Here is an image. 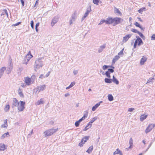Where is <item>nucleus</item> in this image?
I'll return each mask as SVG.
<instances>
[{
	"mask_svg": "<svg viewBox=\"0 0 155 155\" xmlns=\"http://www.w3.org/2000/svg\"><path fill=\"white\" fill-rule=\"evenodd\" d=\"M43 58H39L36 61L34 66L35 70L37 71L40 67H42L43 65V61L42 60Z\"/></svg>",
	"mask_w": 155,
	"mask_h": 155,
	"instance_id": "obj_1",
	"label": "nucleus"
},
{
	"mask_svg": "<svg viewBox=\"0 0 155 155\" xmlns=\"http://www.w3.org/2000/svg\"><path fill=\"white\" fill-rule=\"evenodd\" d=\"M58 128L56 129L53 128H51L45 131L43 133V134L44 135L45 137H49L52 135L56 132L58 130Z\"/></svg>",
	"mask_w": 155,
	"mask_h": 155,
	"instance_id": "obj_2",
	"label": "nucleus"
},
{
	"mask_svg": "<svg viewBox=\"0 0 155 155\" xmlns=\"http://www.w3.org/2000/svg\"><path fill=\"white\" fill-rule=\"evenodd\" d=\"M46 88V86L45 85H42L39 86H38L35 88L36 90V93H38L39 92L41 91H43Z\"/></svg>",
	"mask_w": 155,
	"mask_h": 155,
	"instance_id": "obj_3",
	"label": "nucleus"
},
{
	"mask_svg": "<svg viewBox=\"0 0 155 155\" xmlns=\"http://www.w3.org/2000/svg\"><path fill=\"white\" fill-rule=\"evenodd\" d=\"M114 23L113 25L115 26L118 24L120 23L123 21V19L119 18H114Z\"/></svg>",
	"mask_w": 155,
	"mask_h": 155,
	"instance_id": "obj_4",
	"label": "nucleus"
},
{
	"mask_svg": "<svg viewBox=\"0 0 155 155\" xmlns=\"http://www.w3.org/2000/svg\"><path fill=\"white\" fill-rule=\"evenodd\" d=\"M25 102L23 101H20V105L18 106V110L20 111H22L25 108Z\"/></svg>",
	"mask_w": 155,
	"mask_h": 155,
	"instance_id": "obj_5",
	"label": "nucleus"
},
{
	"mask_svg": "<svg viewBox=\"0 0 155 155\" xmlns=\"http://www.w3.org/2000/svg\"><path fill=\"white\" fill-rule=\"evenodd\" d=\"M155 126V124H151L149 125L146 128L145 130V133L147 134L150 132L153 128Z\"/></svg>",
	"mask_w": 155,
	"mask_h": 155,
	"instance_id": "obj_6",
	"label": "nucleus"
},
{
	"mask_svg": "<svg viewBox=\"0 0 155 155\" xmlns=\"http://www.w3.org/2000/svg\"><path fill=\"white\" fill-rule=\"evenodd\" d=\"M58 21V18L57 16H54L52 19L51 23V25L52 27Z\"/></svg>",
	"mask_w": 155,
	"mask_h": 155,
	"instance_id": "obj_7",
	"label": "nucleus"
},
{
	"mask_svg": "<svg viewBox=\"0 0 155 155\" xmlns=\"http://www.w3.org/2000/svg\"><path fill=\"white\" fill-rule=\"evenodd\" d=\"M33 57L32 55H27L24 61H25L24 62V63L25 64H27L29 60Z\"/></svg>",
	"mask_w": 155,
	"mask_h": 155,
	"instance_id": "obj_8",
	"label": "nucleus"
},
{
	"mask_svg": "<svg viewBox=\"0 0 155 155\" xmlns=\"http://www.w3.org/2000/svg\"><path fill=\"white\" fill-rule=\"evenodd\" d=\"M106 24H110L114 23V18H107L106 20Z\"/></svg>",
	"mask_w": 155,
	"mask_h": 155,
	"instance_id": "obj_9",
	"label": "nucleus"
},
{
	"mask_svg": "<svg viewBox=\"0 0 155 155\" xmlns=\"http://www.w3.org/2000/svg\"><path fill=\"white\" fill-rule=\"evenodd\" d=\"M19 103L18 100L16 98H14L13 99V102L12 107V108L15 107L17 106V105H18Z\"/></svg>",
	"mask_w": 155,
	"mask_h": 155,
	"instance_id": "obj_10",
	"label": "nucleus"
},
{
	"mask_svg": "<svg viewBox=\"0 0 155 155\" xmlns=\"http://www.w3.org/2000/svg\"><path fill=\"white\" fill-rule=\"evenodd\" d=\"M133 140L132 138H130V139L129 142L130 146L126 148V149L127 150H128L129 149H131L133 146Z\"/></svg>",
	"mask_w": 155,
	"mask_h": 155,
	"instance_id": "obj_11",
	"label": "nucleus"
},
{
	"mask_svg": "<svg viewBox=\"0 0 155 155\" xmlns=\"http://www.w3.org/2000/svg\"><path fill=\"white\" fill-rule=\"evenodd\" d=\"M131 36L130 34L126 35L123 37V41L124 42H126Z\"/></svg>",
	"mask_w": 155,
	"mask_h": 155,
	"instance_id": "obj_12",
	"label": "nucleus"
},
{
	"mask_svg": "<svg viewBox=\"0 0 155 155\" xmlns=\"http://www.w3.org/2000/svg\"><path fill=\"white\" fill-rule=\"evenodd\" d=\"M136 38H137L136 40L137 41V43L138 42L137 44L138 45L140 46L141 45L143 44L142 40L138 36H136Z\"/></svg>",
	"mask_w": 155,
	"mask_h": 155,
	"instance_id": "obj_13",
	"label": "nucleus"
},
{
	"mask_svg": "<svg viewBox=\"0 0 155 155\" xmlns=\"http://www.w3.org/2000/svg\"><path fill=\"white\" fill-rule=\"evenodd\" d=\"M31 79L28 77H26L25 79V82L28 85L31 84Z\"/></svg>",
	"mask_w": 155,
	"mask_h": 155,
	"instance_id": "obj_14",
	"label": "nucleus"
},
{
	"mask_svg": "<svg viewBox=\"0 0 155 155\" xmlns=\"http://www.w3.org/2000/svg\"><path fill=\"white\" fill-rule=\"evenodd\" d=\"M147 58L144 57V56H143V58H142L140 60V65H143L144 63L147 61Z\"/></svg>",
	"mask_w": 155,
	"mask_h": 155,
	"instance_id": "obj_15",
	"label": "nucleus"
},
{
	"mask_svg": "<svg viewBox=\"0 0 155 155\" xmlns=\"http://www.w3.org/2000/svg\"><path fill=\"white\" fill-rule=\"evenodd\" d=\"M120 58V56L117 55L116 56H115L114 58H113L112 61V64H114L115 62L117 61L119 58Z\"/></svg>",
	"mask_w": 155,
	"mask_h": 155,
	"instance_id": "obj_16",
	"label": "nucleus"
},
{
	"mask_svg": "<svg viewBox=\"0 0 155 155\" xmlns=\"http://www.w3.org/2000/svg\"><path fill=\"white\" fill-rule=\"evenodd\" d=\"M119 154L120 155H122V153L121 150H120L119 149L117 148L116 150V151H115L114 153V155L116 154Z\"/></svg>",
	"mask_w": 155,
	"mask_h": 155,
	"instance_id": "obj_17",
	"label": "nucleus"
},
{
	"mask_svg": "<svg viewBox=\"0 0 155 155\" xmlns=\"http://www.w3.org/2000/svg\"><path fill=\"white\" fill-rule=\"evenodd\" d=\"M147 115L143 114L141 115L140 117V120L141 121H143L147 117Z\"/></svg>",
	"mask_w": 155,
	"mask_h": 155,
	"instance_id": "obj_18",
	"label": "nucleus"
},
{
	"mask_svg": "<svg viewBox=\"0 0 155 155\" xmlns=\"http://www.w3.org/2000/svg\"><path fill=\"white\" fill-rule=\"evenodd\" d=\"M105 44H104L103 45L100 46V48L98 49V52L99 53H100L102 51L103 49L105 48Z\"/></svg>",
	"mask_w": 155,
	"mask_h": 155,
	"instance_id": "obj_19",
	"label": "nucleus"
},
{
	"mask_svg": "<svg viewBox=\"0 0 155 155\" xmlns=\"http://www.w3.org/2000/svg\"><path fill=\"white\" fill-rule=\"evenodd\" d=\"M91 8H87V11L85 12L84 15L85 17H86L88 15L89 13L91 11Z\"/></svg>",
	"mask_w": 155,
	"mask_h": 155,
	"instance_id": "obj_20",
	"label": "nucleus"
},
{
	"mask_svg": "<svg viewBox=\"0 0 155 155\" xmlns=\"http://www.w3.org/2000/svg\"><path fill=\"white\" fill-rule=\"evenodd\" d=\"M5 145L3 144H0V151H3L5 149Z\"/></svg>",
	"mask_w": 155,
	"mask_h": 155,
	"instance_id": "obj_21",
	"label": "nucleus"
},
{
	"mask_svg": "<svg viewBox=\"0 0 155 155\" xmlns=\"http://www.w3.org/2000/svg\"><path fill=\"white\" fill-rule=\"evenodd\" d=\"M134 25L137 27H138L140 28L141 30H144L145 28H142V26L139 24L138 22H136L134 23Z\"/></svg>",
	"mask_w": 155,
	"mask_h": 155,
	"instance_id": "obj_22",
	"label": "nucleus"
},
{
	"mask_svg": "<svg viewBox=\"0 0 155 155\" xmlns=\"http://www.w3.org/2000/svg\"><path fill=\"white\" fill-rule=\"evenodd\" d=\"M112 81L115 83L116 84H118L119 82L118 80L113 75V77Z\"/></svg>",
	"mask_w": 155,
	"mask_h": 155,
	"instance_id": "obj_23",
	"label": "nucleus"
},
{
	"mask_svg": "<svg viewBox=\"0 0 155 155\" xmlns=\"http://www.w3.org/2000/svg\"><path fill=\"white\" fill-rule=\"evenodd\" d=\"M93 146H91L89 147L87 150L86 152L89 154L91 153L92 152V151L93 150Z\"/></svg>",
	"mask_w": 155,
	"mask_h": 155,
	"instance_id": "obj_24",
	"label": "nucleus"
},
{
	"mask_svg": "<svg viewBox=\"0 0 155 155\" xmlns=\"http://www.w3.org/2000/svg\"><path fill=\"white\" fill-rule=\"evenodd\" d=\"M104 81L106 83H111L112 82V79H111L105 78L104 79Z\"/></svg>",
	"mask_w": 155,
	"mask_h": 155,
	"instance_id": "obj_25",
	"label": "nucleus"
},
{
	"mask_svg": "<svg viewBox=\"0 0 155 155\" xmlns=\"http://www.w3.org/2000/svg\"><path fill=\"white\" fill-rule=\"evenodd\" d=\"M6 68L5 67H3L0 69V74L2 75L4 71L5 70Z\"/></svg>",
	"mask_w": 155,
	"mask_h": 155,
	"instance_id": "obj_26",
	"label": "nucleus"
},
{
	"mask_svg": "<svg viewBox=\"0 0 155 155\" xmlns=\"http://www.w3.org/2000/svg\"><path fill=\"white\" fill-rule=\"evenodd\" d=\"M114 68V67L112 66H108L107 65H104L103 66V69L104 70H105L107 68Z\"/></svg>",
	"mask_w": 155,
	"mask_h": 155,
	"instance_id": "obj_27",
	"label": "nucleus"
},
{
	"mask_svg": "<svg viewBox=\"0 0 155 155\" xmlns=\"http://www.w3.org/2000/svg\"><path fill=\"white\" fill-rule=\"evenodd\" d=\"M108 99L109 101H112L114 100V97L111 94H109L108 95Z\"/></svg>",
	"mask_w": 155,
	"mask_h": 155,
	"instance_id": "obj_28",
	"label": "nucleus"
},
{
	"mask_svg": "<svg viewBox=\"0 0 155 155\" xmlns=\"http://www.w3.org/2000/svg\"><path fill=\"white\" fill-rule=\"evenodd\" d=\"M99 106V104H96L94 106H93L92 108L93 111H95L96 109Z\"/></svg>",
	"mask_w": 155,
	"mask_h": 155,
	"instance_id": "obj_29",
	"label": "nucleus"
},
{
	"mask_svg": "<svg viewBox=\"0 0 155 155\" xmlns=\"http://www.w3.org/2000/svg\"><path fill=\"white\" fill-rule=\"evenodd\" d=\"M90 137L89 136H85L81 140L84 142V143L86 142L87 140H88L89 138Z\"/></svg>",
	"mask_w": 155,
	"mask_h": 155,
	"instance_id": "obj_30",
	"label": "nucleus"
},
{
	"mask_svg": "<svg viewBox=\"0 0 155 155\" xmlns=\"http://www.w3.org/2000/svg\"><path fill=\"white\" fill-rule=\"evenodd\" d=\"M124 50V48H123V49H122L118 53V55L122 57L124 55V54L123 53V51Z\"/></svg>",
	"mask_w": 155,
	"mask_h": 155,
	"instance_id": "obj_31",
	"label": "nucleus"
},
{
	"mask_svg": "<svg viewBox=\"0 0 155 155\" xmlns=\"http://www.w3.org/2000/svg\"><path fill=\"white\" fill-rule=\"evenodd\" d=\"M10 106L9 104L6 105L4 108L5 111L6 112L9 110Z\"/></svg>",
	"mask_w": 155,
	"mask_h": 155,
	"instance_id": "obj_32",
	"label": "nucleus"
},
{
	"mask_svg": "<svg viewBox=\"0 0 155 155\" xmlns=\"http://www.w3.org/2000/svg\"><path fill=\"white\" fill-rule=\"evenodd\" d=\"M44 103V101L42 100V99H41L40 100H39L37 101V103H36V104L37 105H39L43 104Z\"/></svg>",
	"mask_w": 155,
	"mask_h": 155,
	"instance_id": "obj_33",
	"label": "nucleus"
},
{
	"mask_svg": "<svg viewBox=\"0 0 155 155\" xmlns=\"http://www.w3.org/2000/svg\"><path fill=\"white\" fill-rule=\"evenodd\" d=\"M76 12H74L73 14H72L71 16V19H73V21H75L76 18Z\"/></svg>",
	"mask_w": 155,
	"mask_h": 155,
	"instance_id": "obj_34",
	"label": "nucleus"
},
{
	"mask_svg": "<svg viewBox=\"0 0 155 155\" xmlns=\"http://www.w3.org/2000/svg\"><path fill=\"white\" fill-rule=\"evenodd\" d=\"M8 135H9L8 133H5L2 135L1 138L2 139H4L5 137H7Z\"/></svg>",
	"mask_w": 155,
	"mask_h": 155,
	"instance_id": "obj_35",
	"label": "nucleus"
},
{
	"mask_svg": "<svg viewBox=\"0 0 155 155\" xmlns=\"http://www.w3.org/2000/svg\"><path fill=\"white\" fill-rule=\"evenodd\" d=\"M114 12L115 13H117L119 14H121V12H120L119 10L116 8H114Z\"/></svg>",
	"mask_w": 155,
	"mask_h": 155,
	"instance_id": "obj_36",
	"label": "nucleus"
},
{
	"mask_svg": "<svg viewBox=\"0 0 155 155\" xmlns=\"http://www.w3.org/2000/svg\"><path fill=\"white\" fill-rule=\"evenodd\" d=\"M7 122V119L5 120H4V122L5 123L4 126L3 127V125H2V127H7V126H8Z\"/></svg>",
	"mask_w": 155,
	"mask_h": 155,
	"instance_id": "obj_37",
	"label": "nucleus"
},
{
	"mask_svg": "<svg viewBox=\"0 0 155 155\" xmlns=\"http://www.w3.org/2000/svg\"><path fill=\"white\" fill-rule=\"evenodd\" d=\"M97 119V117H96L93 118L90 121V123H91V124H92L94 121H95Z\"/></svg>",
	"mask_w": 155,
	"mask_h": 155,
	"instance_id": "obj_38",
	"label": "nucleus"
},
{
	"mask_svg": "<svg viewBox=\"0 0 155 155\" xmlns=\"http://www.w3.org/2000/svg\"><path fill=\"white\" fill-rule=\"evenodd\" d=\"M154 79V78H149V79L147 81V82L146 83H150L153 81V80Z\"/></svg>",
	"mask_w": 155,
	"mask_h": 155,
	"instance_id": "obj_39",
	"label": "nucleus"
},
{
	"mask_svg": "<svg viewBox=\"0 0 155 155\" xmlns=\"http://www.w3.org/2000/svg\"><path fill=\"white\" fill-rule=\"evenodd\" d=\"M80 122L79 120L76 121L75 123V125L76 127H78L79 126Z\"/></svg>",
	"mask_w": 155,
	"mask_h": 155,
	"instance_id": "obj_40",
	"label": "nucleus"
},
{
	"mask_svg": "<svg viewBox=\"0 0 155 155\" xmlns=\"http://www.w3.org/2000/svg\"><path fill=\"white\" fill-rule=\"evenodd\" d=\"M114 68H109L108 69V71H107L109 73H112L114 71V70L113 69Z\"/></svg>",
	"mask_w": 155,
	"mask_h": 155,
	"instance_id": "obj_41",
	"label": "nucleus"
},
{
	"mask_svg": "<svg viewBox=\"0 0 155 155\" xmlns=\"http://www.w3.org/2000/svg\"><path fill=\"white\" fill-rule=\"evenodd\" d=\"M110 74L107 71L105 73V74L108 78H110Z\"/></svg>",
	"mask_w": 155,
	"mask_h": 155,
	"instance_id": "obj_42",
	"label": "nucleus"
},
{
	"mask_svg": "<svg viewBox=\"0 0 155 155\" xmlns=\"http://www.w3.org/2000/svg\"><path fill=\"white\" fill-rule=\"evenodd\" d=\"M145 9V8H140L139 10H138V12L139 13H141L143 12V10Z\"/></svg>",
	"mask_w": 155,
	"mask_h": 155,
	"instance_id": "obj_43",
	"label": "nucleus"
},
{
	"mask_svg": "<svg viewBox=\"0 0 155 155\" xmlns=\"http://www.w3.org/2000/svg\"><path fill=\"white\" fill-rule=\"evenodd\" d=\"M131 31L133 32L137 33V34H138V33L139 32L138 31L137 29H132L131 30Z\"/></svg>",
	"mask_w": 155,
	"mask_h": 155,
	"instance_id": "obj_44",
	"label": "nucleus"
},
{
	"mask_svg": "<svg viewBox=\"0 0 155 155\" xmlns=\"http://www.w3.org/2000/svg\"><path fill=\"white\" fill-rule=\"evenodd\" d=\"M100 0H93V2L95 4L98 5Z\"/></svg>",
	"mask_w": 155,
	"mask_h": 155,
	"instance_id": "obj_45",
	"label": "nucleus"
},
{
	"mask_svg": "<svg viewBox=\"0 0 155 155\" xmlns=\"http://www.w3.org/2000/svg\"><path fill=\"white\" fill-rule=\"evenodd\" d=\"M84 143V142H83V141L81 140V141L79 143V145L81 147H82L83 146V145Z\"/></svg>",
	"mask_w": 155,
	"mask_h": 155,
	"instance_id": "obj_46",
	"label": "nucleus"
},
{
	"mask_svg": "<svg viewBox=\"0 0 155 155\" xmlns=\"http://www.w3.org/2000/svg\"><path fill=\"white\" fill-rule=\"evenodd\" d=\"M31 26L33 29L34 28V21L33 20L31 21Z\"/></svg>",
	"mask_w": 155,
	"mask_h": 155,
	"instance_id": "obj_47",
	"label": "nucleus"
},
{
	"mask_svg": "<svg viewBox=\"0 0 155 155\" xmlns=\"http://www.w3.org/2000/svg\"><path fill=\"white\" fill-rule=\"evenodd\" d=\"M105 22V23H106V20H101L100 21V22L99 23V24H98L99 25H101L102 24H103L104 23V22Z\"/></svg>",
	"mask_w": 155,
	"mask_h": 155,
	"instance_id": "obj_48",
	"label": "nucleus"
},
{
	"mask_svg": "<svg viewBox=\"0 0 155 155\" xmlns=\"http://www.w3.org/2000/svg\"><path fill=\"white\" fill-rule=\"evenodd\" d=\"M75 84V82L74 81H73L69 85V86L71 88Z\"/></svg>",
	"mask_w": 155,
	"mask_h": 155,
	"instance_id": "obj_49",
	"label": "nucleus"
},
{
	"mask_svg": "<svg viewBox=\"0 0 155 155\" xmlns=\"http://www.w3.org/2000/svg\"><path fill=\"white\" fill-rule=\"evenodd\" d=\"M151 39L152 40H155V34H153L151 37Z\"/></svg>",
	"mask_w": 155,
	"mask_h": 155,
	"instance_id": "obj_50",
	"label": "nucleus"
},
{
	"mask_svg": "<svg viewBox=\"0 0 155 155\" xmlns=\"http://www.w3.org/2000/svg\"><path fill=\"white\" fill-rule=\"evenodd\" d=\"M137 40H135L134 43V48H136V47L137 45Z\"/></svg>",
	"mask_w": 155,
	"mask_h": 155,
	"instance_id": "obj_51",
	"label": "nucleus"
},
{
	"mask_svg": "<svg viewBox=\"0 0 155 155\" xmlns=\"http://www.w3.org/2000/svg\"><path fill=\"white\" fill-rule=\"evenodd\" d=\"M18 94L21 97H23L24 95L22 92H18Z\"/></svg>",
	"mask_w": 155,
	"mask_h": 155,
	"instance_id": "obj_52",
	"label": "nucleus"
},
{
	"mask_svg": "<svg viewBox=\"0 0 155 155\" xmlns=\"http://www.w3.org/2000/svg\"><path fill=\"white\" fill-rule=\"evenodd\" d=\"M23 68L22 67H19L18 68V71L19 72V73H20L21 71L23 70Z\"/></svg>",
	"mask_w": 155,
	"mask_h": 155,
	"instance_id": "obj_53",
	"label": "nucleus"
},
{
	"mask_svg": "<svg viewBox=\"0 0 155 155\" xmlns=\"http://www.w3.org/2000/svg\"><path fill=\"white\" fill-rule=\"evenodd\" d=\"M91 126H92V124H91L90 123V122H89L88 123V124L87 125V126L86 127H89V126H90V127H89V128H90L91 127Z\"/></svg>",
	"mask_w": 155,
	"mask_h": 155,
	"instance_id": "obj_54",
	"label": "nucleus"
},
{
	"mask_svg": "<svg viewBox=\"0 0 155 155\" xmlns=\"http://www.w3.org/2000/svg\"><path fill=\"white\" fill-rule=\"evenodd\" d=\"M73 73H74V75H75L77 74H78V71L77 70H74L73 71Z\"/></svg>",
	"mask_w": 155,
	"mask_h": 155,
	"instance_id": "obj_55",
	"label": "nucleus"
},
{
	"mask_svg": "<svg viewBox=\"0 0 155 155\" xmlns=\"http://www.w3.org/2000/svg\"><path fill=\"white\" fill-rule=\"evenodd\" d=\"M13 68V67H9L8 68L7 70H8L10 72H11Z\"/></svg>",
	"mask_w": 155,
	"mask_h": 155,
	"instance_id": "obj_56",
	"label": "nucleus"
},
{
	"mask_svg": "<svg viewBox=\"0 0 155 155\" xmlns=\"http://www.w3.org/2000/svg\"><path fill=\"white\" fill-rule=\"evenodd\" d=\"M134 110V109L133 108H129L128 109V111L130 112H132Z\"/></svg>",
	"mask_w": 155,
	"mask_h": 155,
	"instance_id": "obj_57",
	"label": "nucleus"
},
{
	"mask_svg": "<svg viewBox=\"0 0 155 155\" xmlns=\"http://www.w3.org/2000/svg\"><path fill=\"white\" fill-rule=\"evenodd\" d=\"M4 12L5 14H6L7 15V17H8V14L7 10L6 9H4Z\"/></svg>",
	"mask_w": 155,
	"mask_h": 155,
	"instance_id": "obj_58",
	"label": "nucleus"
},
{
	"mask_svg": "<svg viewBox=\"0 0 155 155\" xmlns=\"http://www.w3.org/2000/svg\"><path fill=\"white\" fill-rule=\"evenodd\" d=\"M75 21H73V19H71L70 20L69 23L70 25H71Z\"/></svg>",
	"mask_w": 155,
	"mask_h": 155,
	"instance_id": "obj_59",
	"label": "nucleus"
},
{
	"mask_svg": "<svg viewBox=\"0 0 155 155\" xmlns=\"http://www.w3.org/2000/svg\"><path fill=\"white\" fill-rule=\"evenodd\" d=\"M87 113L88 112H87L86 114H84V116L83 117H84L85 119L87 117Z\"/></svg>",
	"mask_w": 155,
	"mask_h": 155,
	"instance_id": "obj_60",
	"label": "nucleus"
},
{
	"mask_svg": "<svg viewBox=\"0 0 155 155\" xmlns=\"http://www.w3.org/2000/svg\"><path fill=\"white\" fill-rule=\"evenodd\" d=\"M138 34L140 36L141 38L143 37V35L140 32H139Z\"/></svg>",
	"mask_w": 155,
	"mask_h": 155,
	"instance_id": "obj_61",
	"label": "nucleus"
},
{
	"mask_svg": "<svg viewBox=\"0 0 155 155\" xmlns=\"http://www.w3.org/2000/svg\"><path fill=\"white\" fill-rule=\"evenodd\" d=\"M21 23V22H18L17 23H16L14 24V26H17V25H19Z\"/></svg>",
	"mask_w": 155,
	"mask_h": 155,
	"instance_id": "obj_62",
	"label": "nucleus"
},
{
	"mask_svg": "<svg viewBox=\"0 0 155 155\" xmlns=\"http://www.w3.org/2000/svg\"><path fill=\"white\" fill-rule=\"evenodd\" d=\"M21 3L22 5V6H24V0H20Z\"/></svg>",
	"mask_w": 155,
	"mask_h": 155,
	"instance_id": "obj_63",
	"label": "nucleus"
},
{
	"mask_svg": "<svg viewBox=\"0 0 155 155\" xmlns=\"http://www.w3.org/2000/svg\"><path fill=\"white\" fill-rule=\"evenodd\" d=\"M85 119L84 118L82 117V118H81V119H80L79 120L80 122H81L82 121L84 120Z\"/></svg>",
	"mask_w": 155,
	"mask_h": 155,
	"instance_id": "obj_64",
	"label": "nucleus"
}]
</instances>
